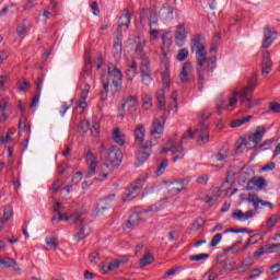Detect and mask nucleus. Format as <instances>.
Segmentation results:
<instances>
[{
  "label": "nucleus",
  "instance_id": "obj_1",
  "mask_svg": "<svg viewBox=\"0 0 280 280\" xmlns=\"http://www.w3.org/2000/svg\"><path fill=\"white\" fill-rule=\"evenodd\" d=\"M205 45H207V39L202 34L195 35L190 39V51L195 54L197 61L199 91H202V86H205V72L207 71V68H205V65H207V47Z\"/></svg>",
  "mask_w": 280,
  "mask_h": 280
},
{
  "label": "nucleus",
  "instance_id": "obj_2",
  "mask_svg": "<svg viewBox=\"0 0 280 280\" xmlns=\"http://www.w3.org/2000/svg\"><path fill=\"white\" fill-rule=\"evenodd\" d=\"M102 82L103 91L101 92V100L102 102H106L108 100V86H110V82L114 86V93H119V91H121V84H124V74L117 66H115L114 63H108L107 75L102 77Z\"/></svg>",
  "mask_w": 280,
  "mask_h": 280
},
{
  "label": "nucleus",
  "instance_id": "obj_3",
  "mask_svg": "<svg viewBox=\"0 0 280 280\" xmlns=\"http://www.w3.org/2000/svg\"><path fill=\"white\" fill-rule=\"evenodd\" d=\"M136 43V48H135V54L138 56L140 60V73L142 78V84L145 86H150L152 84V69L150 68V58L145 55V45L147 40L145 38L137 37L135 39Z\"/></svg>",
  "mask_w": 280,
  "mask_h": 280
},
{
  "label": "nucleus",
  "instance_id": "obj_4",
  "mask_svg": "<svg viewBox=\"0 0 280 280\" xmlns=\"http://www.w3.org/2000/svg\"><path fill=\"white\" fill-rule=\"evenodd\" d=\"M257 86V74H254L246 86L241 90L240 102L243 108H255L259 106V100L253 98V93H255V88Z\"/></svg>",
  "mask_w": 280,
  "mask_h": 280
},
{
  "label": "nucleus",
  "instance_id": "obj_5",
  "mask_svg": "<svg viewBox=\"0 0 280 280\" xmlns=\"http://www.w3.org/2000/svg\"><path fill=\"white\" fill-rule=\"evenodd\" d=\"M152 154V140H147L139 149L137 153L136 167H141L142 163H145L150 155Z\"/></svg>",
  "mask_w": 280,
  "mask_h": 280
},
{
  "label": "nucleus",
  "instance_id": "obj_6",
  "mask_svg": "<svg viewBox=\"0 0 280 280\" xmlns=\"http://www.w3.org/2000/svg\"><path fill=\"white\" fill-rule=\"evenodd\" d=\"M107 161L113 165V167H119V165H121V161H124V153L121 152V149L116 145L109 147Z\"/></svg>",
  "mask_w": 280,
  "mask_h": 280
},
{
  "label": "nucleus",
  "instance_id": "obj_7",
  "mask_svg": "<svg viewBox=\"0 0 280 280\" xmlns=\"http://www.w3.org/2000/svg\"><path fill=\"white\" fill-rule=\"evenodd\" d=\"M85 161L89 163L85 178H91L92 176H95V172L97 171V158H95V154H93L89 148H85Z\"/></svg>",
  "mask_w": 280,
  "mask_h": 280
},
{
  "label": "nucleus",
  "instance_id": "obj_8",
  "mask_svg": "<svg viewBox=\"0 0 280 280\" xmlns=\"http://www.w3.org/2000/svg\"><path fill=\"white\" fill-rule=\"evenodd\" d=\"M166 121L167 115L165 114H162L160 118L154 119L152 122L151 137H155V135H163Z\"/></svg>",
  "mask_w": 280,
  "mask_h": 280
},
{
  "label": "nucleus",
  "instance_id": "obj_9",
  "mask_svg": "<svg viewBox=\"0 0 280 280\" xmlns=\"http://www.w3.org/2000/svg\"><path fill=\"white\" fill-rule=\"evenodd\" d=\"M81 100L79 101V108H86V98L91 93V85L86 82V78L80 80Z\"/></svg>",
  "mask_w": 280,
  "mask_h": 280
},
{
  "label": "nucleus",
  "instance_id": "obj_10",
  "mask_svg": "<svg viewBox=\"0 0 280 280\" xmlns=\"http://www.w3.org/2000/svg\"><path fill=\"white\" fill-rule=\"evenodd\" d=\"M277 34L278 33L275 30L270 28L268 25L265 26L262 40L264 49H268V47H270V45H272L275 40H277Z\"/></svg>",
  "mask_w": 280,
  "mask_h": 280
},
{
  "label": "nucleus",
  "instance_id": "obj_11",
  "mask_svg": "<svg viewBox=\"0 0 280 280\" xmlns=\"http://www.w3.org/2000/svg\"><path fill=\"white\" fill-rule=\"evenodd\" d=\"M231 218L235 222H246V220L255 218V210H248L247 212H244L241 209H236L232 212Z\"/></svg>",
  "mask_w": 280,
  "mask_h": 280
},
{
  "label": "nucleus",
  "instance_id": "obj_12",
  "mask_svg": "<svg viewBox=\"0 0 280 280\" xmlns=\"http://www.w3.org/2000/svg\"><path fill=\"white\" fill-rule=\"evenodd\" d=\"M257 187L258 189H265V187H268V183L266 182V178L262 176L257 177L254 176L252 179L247 182L246 191H253Z\"/></svg>",
  "mask_w": 280,
  "mask_h": 280
},
{
  "label": "nucleus",
  "instance_id": "obj_13",
  "mask_svg": "<svg viewBox=\"0 0 280 280\" xmlns=\"http://www.w3.org/2000/svg\"><path fill=\"white\" fill-rule=\"evenodd\" d=\"M247 202L252 203L254 206V209L257 211L259 209V205L261 207H269V209H275V205L270 201H264L259 198V196L255 194H248Z\"/></svg>",
  "mask_w": 280,
  "mask_h": 280
},
{
  "label": "nucleus",
  "instance_id": "obj_14",
  "mask_svg": "<svg viewBox=\"0 0 280 280\" xmlns=\"http://www.w3.org/2000/svg\"><path fill=\"white\" fill-rule=\"evenodd\" d=\"M217 264L222 265L219 269V275L221 276H229L235 270V262L231 259H225L222 261L220 258H218Z\"/></svg>",
  "mask_w": 280,
  "mask_h": 280
},
{
  "label": "nucleus",
  "instance_id": "obj_15",
  "mask_svg": "<svg viewBox=\"0 0 280 280\" xmlns=\"http://www.w3.org/2000/svg\"><path fill=\"white\" fill-rule=\"evenodd\" d=\"M130 21H132L130 10L124 9L118 20V27L126 32V30H129L130 27Z\"/></svg>",
  "mask_w": 280,
  "mask_h": 280
},
{
  "label": "nucleus",
  "instance_id": "obj_16",
  "mask_svg": "<svg viewBox=\"0 0 280 280\" xmlns=\"http://www.w3.org/2000/svg\"><path fill=\"white\" fill-rule=\"evenodd\" d=\"M187 40V30L185 24L177 25V31L175 32V43L178 47H183Z\"/></svg>",
  "mask_w": 280,
  "mask_h": 280
},
{
  "label": "nucleus",
  "instance_id": "obj_17",
  "mask_svg": "<svg viewBox=\"0 0 280 280\" xmlns=\"http://www.w3.org/2000/svg\"><path fill=\"white\" fill-rule=\"evenodd\" d=\"M272 58L270 57V52L266 51L262 54V61H261V73L268 75L272 71Z\"/></svg>",
  "mask_w": 280,
  "mask_h": 280
},
{
  "label": "nucleus",
  "instance_id": "obj_18",
  "mask_svg": "<svg viewBox=\"0 0 280 280\" xmlns=\"http://www.w3.org/2000/svg\"><path fill=\"white\" fill-rule=\"evenodd\" d=\"M209 126L200 122L199 138L197 139V143L199 145H205V143H209Z\"/></svg>",
  "mask_w": 280,
  "mask_h": 280
},
{
  "label": "nucleus",
  "instance_id": "obj_19",
  "mask_svg": "<svg viewBox=\"0 0 280 280\" xmlns=\"http://www.w3.org/2000/svg\"><path fill=\"white\" fill-rule=\"evenodd\" d=\"M25 121H27V119L25 117H22L20 119V122L18 126L19 130H21L22 132H26L28 135L25 140L26 143L24 144V147L22 149L23 152H25V150H27V143H30V135H32V126L27 125V122H25Z\"/></svg>",
  "mask_w": 280,
  "mask_h": 280
},
{
  "label": "nucleus",
  "instance_id": "obj_20",
  "mask_svg": "<svg viewBox=\"0 0 280 280\" xmlns=\"http://www.w3.org/2000/svg\"><path fill=\"white\" fill-rule=\"evenodd\" d=\"M172 188L170 189V192L173 196H176L177 194H180L183 189H185V185H189V179H177L175 182L171 183Z\"/></svg>",
  "mask_w": 280,
  "mask_h": 280
},
{
  "label": "nucleus",
  "instance_id": "obj_21",
  "mask_svg": "<svg viewBox=\"0 0 280 280\" xmlns=\"http://www.w3.org/2000/svg\"><path fill=\"white\" fill-rule=\"evenodd\" d=\"M264 135H266V127L258 126L255 132L248 136V140L257 145V143L264 139Z\"/></svg>",
  "mask_w": 280,
  "mask_h": 280
},
{
  "label": "nucleus",
  "instance_id": "obj_22",
  "mask_svg": "<svg viewBox=\"0 0 280 280\" xmlns=\"http://www.w3.org/2000/svg\"><path fill=\"white\" fill-rule=\"evenodd\" d=\"M156 102H158V108L162 113V115H166L167 113V103L165 102V92L163 90H159L156 92Z\"/></svg>",
  "mask_w": 280,
  "mask_h": 280
},
{
  "label": "nucleus",
  "instance_id": "obj_23",
  "mask_svg": "<svg viewBox=\"0 0 280 280\" xmlns=\"http://www.w3.org/2000/svg\"><path fill=\"white\" fill-rule=\"evenodd\" d=\"M170 151L175 156L173 158L174 163L178 161V159H185V149L183 148V141H179V144H175L171 147Z\"/></svg>",
  "mask_w": 280,
  "mask_h": 280
},
{
  "label": "nucleus",
  "instance_id": "obj_24",
  "mask_svg": "<svg viewBox=\"0 0 280 280\" xmlns=\"http://www.w3.org/2000/svg\"><path fill=\"white\" fill-rule=\"evenodd\" d=\"M108 200H115V194L108 195L104 199L100 201L96 206L97 213H104V211H107V209H110V202Z\"/></svg>",
  "mask_w": 280,
  "mask_h": 280
},
{
  "label": "nucleus",
  "instance_id": "obj_25",
  "mask_svg": "<svg viewBox=\"0 0 280 280\" xmlns=\"http://www.w3.org/2000/svg\"><path fill=\"white\" fill-rule=\"evenodd\" d=\"M160 19L162 21H172L174 19V7L166 4L160 10Z\"/></svg>",
  "mask_w": 280,
  "mask_h": 280
},
{
  "label": "nucleus",
  "instance_id": "obj_26",
  "mask_svg": "<svg viewBox=\"0 0 280 280\" xmlns=\"http://www.w3.org/2000/svg\"><path fill=\"white\" fill-rule=\"evenodd\" d=\"M191 73V61H186L183 67L182 71L179 73V80L183 83L189 82V74Z\"/></svg>",
  "mask_w": 280,
  "mask_h": 280
},
{
  "label": "nucleus",
  "instance_id": "obj_27",
  "mask_svg": "<svg viewBox=\"0 0 280 280\" xmlns=\"http://www.w3.org/2000/svg\"><path fill=\"white\" fill-rule=\"evenodd\" d=\"M140 222H141V213L135 212L126 221L125 226L126 229H135V226H139Z\"/></svg>",
  "mask_w": 280,
  "mask_h": 280
},
{
  "label": "nucleus",
  "instance_id": "obj_28",
  "mask_svg": "<svg viewBox=\"0 0 280 280\" xmlns=\"http://www.w3.org/2000/svg\"><path fill=\"white\" fill-rule=\"evenodd\" d=\"M148 178H150V175L148 173L141 174L135 180V183L131 184V187H133V189H137L138 191H141V189H143V186L145 185Z\"/></svg>",
  "mask_w": 280,
  "mask_h": 280
},
{
  "label": "nucleus",
  "instance_id": "obj_29",
  "mask_svg": "<svg viewBox=\"0 0 280 280\" xmlns=\"http://www.w3.org/2000/svg\"><path fill=\"white\" fill-rule=\"evenodd\" d=\"M135 139L136 143H143L145 141V126L143 125H138L135 129Z\"/></svg>",
  "mask_w": 280,
  "mask_h": 280
},
{
  "label": "nucleus",
  "instance_id": "obj_30",
  "mask_svg": "<svg viewBox=\"0 0 280 280\" xmlns=\"http://www.w3.org/2000/svg\"><path fill=\"white\" fill-rule=\"evenodd\" d=\"M84 212L77 210L74 211L72 214H70L71 218V222L75 225V226H82V224H84Z\"/></svg>",
  "mask_w": 280,
  "mask_h": 280
},
{
  "label": "nucleus",
  "instance_id": "obj_31",
  "mask_svg": "<svg viewBox=\"0 0 280 280\" xmlns=\"http://www.w3.org/2000/svg\"><path fill=\"white\" fill-rule=\"evenodd\" d=\"M138 191L139 190L135 189L133 186L127 188L124 192L122 202H130V200H135V197L137 196Z\"/></svg>",
  "mask_w": 280,
  "mask_h": 280
},
{
  "label": "nucleus",
  "instance_id": "obj_32",
  "mask_svg": "<svg viewBox=\"0 0 280 280\" xmlns=\"http://www.w3.org/2000/svg\"><path fill=\"white\" fill-rule=\"evenodd\" d=\"M172 47V38L167 35H162V55L164 58L170 54V48Z\"/></svg>",
  "mask_w": 280,
  "mask_h": 280
},
{
  "label": "nucleus",
  "instance_id": "obj_33",
  "mask_svg": "<svg viewBox=\"0 0 280 280\" xmlns=\"http://www.w3.org/2000/svg\"><path fill=\"white\" fill-rule=\"evenodd\" d=\"M127 80L132 82L137 78V61H132L126 71Z\"/></svg>",
  "mask_w": 280,
  "mask_h": 280
},
{
  "label": "nucleus",
  "instance_id": "obj_34",
  "mask_svg": "<svg viewBox=\"0 0 280 280\" xmlns=\"http://www.w3.org/2000/svg\"><path fill=\"white\" fill-rule=\"evenodd\" d=\"M12 215H13L12 207L5 206L3 210V219L0 218V229L4 226L5 222H8L10 218H12Z\"/></svg>",
  "mask_w": 280,
  "mask_h": 280
},
{
  "label": "nucleus",
  "instance_id": "obj_35",
  "mask_svg": "<svg viewBox=\"0 0 280 280\" xmlns=\"http://www.w3.org/2000/svg\"><path fill=\"white\" fill-rule=\"evenodd\" d=\"M253 116L248 115L243 118L234 119L231 122V128H240V126H244V124H247V121L252 120Z\"/></svg>",
  "mask_w": 280,
  "mask_h": 280
},
{
  "label": "nucleus",
  "instance_id": "obj_36",
  "mask_svg": "<svg viewBox=\"0 0 280 280\" xmlns=\"http://www.w3.org/2000/svg\"><path fill=\"white\" fill-rule=\"evenodd\" d=\"M91 234V230H86V225H81V229L75 234L77 242H82V240H85L88 235Z\"/></svg>",
  "mask_w": 280,
  "mask_h": 280
},
{
  "label": "nucleus",
  "instance_id": "obj_37",
  "mask_svg": "<svg viewBox=\"0 0 280 280\" xmlns=\"http://www.w3.org/2000/svg\"><path fill=\"white\" fill-rule=\"evenodd\" d=\"M229 144H223L221 149L219 150V153L217 154V161H224V159L229 158Z\"/></svg>",
  "mask_w": 280,
  "mask_h": 280
},
{
  "label": "nucleus",
  "instance_id": "obj_38",
  "mask_svg": "<svg viewBox=\"0 0 280 280\" xmlns=\"http://www.w3.org/2000/svg\"><path fill=\"white\" fill-rule=\"evenodd\" d=\"M125 102H126V104H129L130 113H135V110H137V104H139V97L129 96Z\"/></svg>",
  "mask_w": 280,
  "mask_h": 280
},
{
  "label": "nucleus",
  "instance_id": "obj_39",
  "mask_svg": "<svg viewBox=\"0 0 280 280\" xmlns=\"http://www.w3.org/2000/svg\"><path fill=\"white\" fill-rule=\"evenodd\" d=\"M0 266H2L3 268H13V266H16V260L10 257H0Z\"/></svg>",
  "mask_w": 280,
  "mask_h": 280
},
{
  "label": "nucleus",
  "instance_id": "obj_40",
  "mask_svg": "<svg viewBox=\"0 0 280 280\" xmlns=\"http://www.w3.org/2000/svg\"><path fill=\"white\" fill-rule=\"evenodd\" d=\"M45 242H46V245L49 246V248H51L52 250L58 249V246H60L58 238L55 236L46 237Z\"/></svg>",
  "mask_w": 280,
  "mask_h": 280
},
{
  "label": "nucleus",
  "instance_id": "obj_41",
  "mask_svg": "<svg viewBox=\"0 0 280 280\" xmlns=\"http://www.w3.org/2000/svg\"><path fill=\"white\" fill-rule=\"evenodd\" d=\"M113 140L115 141V143H117L118 145H124L126 143V140L124 139V136L121 135V131L119 129H116L113 132Z\"/></svg>",
  "mask_w": 280,
  "mask_h": 280
},
{
  "label": "nucleus",
  "instance_id": "obj_42",
  "mask_svg": "<svg viewBox=\"0 0 280 280\" xmlns=\"http://www.w3.org/2000/svg\"><path fill=\"white\" fill-rule=\"evenodd\" d=\"M207 275L209 280H215L218 277H220V268L218 266H212L208 270Z\"/></svg>",
  "mask_w": 280,
  "mask_h": 280
},
{
  "label": "nucleus",
  "instance_id": "obj_43",
  "mask_svg": "<svg viewBox=\"0 0 280 280\" xmlns=\"http://www.w3.org/2000/svg\"><path fill=\"white\" fill-rule=\"evenodd\" d=\"M162 82H163V85L165 86V89H170L171 79H170V66L168 65H165V71L162 74Z\"/></svg>",
  "mask_w": 280,
  "mask_h": 280
},
{
  "label": "nucleus",
  "instance_id": "obj_44",
  "mask_svg": "<svg viewBox=\"0 0 280 280\" xmlns=\"http://www.w3.org/2000/svg\"><path fill=\"white\" fill-rule=\"evenodd\" d=\"M188 57H189V50L187 48H182L177 52L176 60L178 62H184V60H187Z\"/></svg>",
  "mask_w": 280,
  "mask_h": 280
},
{
  "label": "nucleus",
  "instance_id": "obj_45",
  "mask_svg": "<svg viewBox=\"0 0 280 280\" xmlns=\"http://www.w3.org/2000/svg\"><path fill=\"white\" fill-rule=\"evenodd\" d=\"M142 107L144 110H150V108L152 107V95L145 94L142 97Z\"/></svg>",
  "mask_w": 280,
  "mask_h": 280
},
{
  "label": "nucleus",
  "instance_id": "obj_46",
  "mask_svg": "<svg viewBox=\"0 0 280 280\" xmlns=\"http://www.w3.org/2000/svg\"><path fill=\"white\" fill-rule=\"evenodd\" d=\"M215 62H218V58L215 55L210 57L207 61V67H208V73H213L215 71Z\"/></svg>",
  "mask_w": 280,
  "mask_h": 280
},
{
  "label": "nucleus",
  "instance_id": "obj_47",
  "mask_svg": "<svg viewBox=\"0 0 280 280\" xmlns=\"http://www.w3.org/2000/svg\"><path fill=\"white\" fill-rule=\"evenodd\" d=\"M171 100L172 102L170 103L168 113H172V110H174L172 106H174L175 108H178V104L176 103L178 101V92L176 91L172 92Z\"/></svg>",
  "mask_w": 280,
  "mask_h": 280
},
{
  "label": "nucleus",
  "instance_id": "obj_48",
  "mask_svg": "<svg viewBox=\"0 0 280 280\" xmlns=\"http://www.w3.org/2000/svg\"><path fill=\"white\" fill-rule=\"evenodd\" d=\"M167 165H170V162L167 161V159H164L161 164L158 166V170L155 171V175L156 176H162L163 173L165 172V168L167 167Z\"/></svg>",
  "mask_w": 280,
  "mask_h": 280
},
{
  "label": "nucleus",
  "instance_id": "obj_49",
  "mask_svg": "<svg viewBox=\"0 0 280 280\" xmlns=\"http://www.w3.org/2000/svg\"><path fill=\"white\" fill-rule=\"evenodd\" d=\"M154 261V256L151 253L145 254L143 258L140 259V266H150Z\"/></svg>",
  "mask_w": 280,
  "mask_h": 280
},
{
  "label": "nucleus",
  "instance_id": "obj_50",
  "mask_svg": "<svg viewBox=\"0 0 280 280\" xmlns=\"http://www.w3.org/2000/svg\"><path fill=\"white\" fill-rule=\"evenodd\" d=\"M142 16H149V21H154V19H158L156 11L152 9H142Z\"/></svg>",
  "mask_w": 280,
  "mask_h": 280
},
{
  "label": "nucleus",
  "instance_id": "obj_51",
  "mask_svg": "<svg viewBox=\"0 0 280 280\" xmlns=\"http://www.w3.org/2000/svg\"><path fill=\"white\" fill-rule=\"evenodd\" d=\"M43 82H45V73H40L35 81V86L39 93L43 92Z\"/></svg>",
  "mask_w": 280,
  "mask_h": 280
},
{
  "label": "nucleus",
  "instance_id": "obj_52",
  "mask_svg": "<svg viewBox=\"0 0 280 280\" xmlns=\"http://www.w3.org/2000/svg\"><path fill=\"white\" fill-rule=\"evenodd\" d=\"M91 52L89 50H85L84 58H85V71L89 73L91 69H93L91 63Z\"/></svg>",
  "mask_w": 280,
  "mask_h": 280
},
{
  "label": "nucleus",
  "instance_id": "obj_53",
  "mask_svg": "<svg viewBox=\"0 0 280 280\" xmlns=\"http://www.w3.org/2000/svg\"><path fill=\"white\" fill-rule=\"evenodd\" d=\"M224 233H253V230H248L246 228H243V229L231 228V229H226Z\"/></svg>",
  "mask_w": 280,
  "mask_h": 280
},
{
  "label": "nucleus",
  "instance_id": "obj_54",
  "mask_svg": "<svg viewBox=\"0 0 280 280\" xmlns=\"http://www.w3.org/2000/svg\"><path fill=\"white\" fill-rule=\"evenodd\" d=\"M205 222H207L203 218L199 217L194 223L192 226L196 231H200L202 226H205Z\"/></svg>",
  "mask_w": 280,
  "mask_h": 280
},
{
  "label": "nucleus",
  "instance_id": "obj_55",
  "mask_svg": "<svg viewBox=\"0 0 280 280\" xmlns=\"http://www.w3.org/2000/svg\"><path fill=\"white\" fill-rule=\"evenodd\" d=\"M190 261H202V259H209V254H197L189 257Z\"/></svg>",
  "mask_w": 280,
  "mask_h": 280
},
{
  "label": "nucleus",
  "instance_id": "obj_56",
  "mask_svg": "<svg viewBox=\"0 0 280 280\" xmlns=\"http://www.w3.org/2000/svg\"><path fill=\"white\" fill-rule=\"evenodd\" d=\"M269 110L275 114L280 113V103L278 102H271L269 103Z\"/></svg>",
  "mask_w": 280,
  "mask_h": 280
},
{
  "label": "nucleus",
  "instance_id": "obj_57",
  "mask_svg": "<svg viewBox=\"0 0 280 280\" xmlns=\"http://www.w3.org/2000/svg\"><path fill=\"white\" fill-rule=\"evenodd\" d=\"M220 242H222V234H215L210 242V247L218 246Z\"/></svg>",
  "mask_w": 280,
  "mask_h": 280
},
{
  "label": "nucleus",
  "instance_id": "obj_58",
  "mask_svg": "<svg viewBox=\"0 0 280 280\" xmlns=\"http://www.w3.org/2000/svg\"><path fill=\"white\" fill-rule=\"evenodd\" d=\"M241 93L242 92H240V91H234L233 96L230 98V102H229L228 106H235V104H237V95H238V98H240Z\"/></svg>",
  "mask_w": 280,
  "mask_h": 280
},
{
  "label": "nucleus",
  "instance_id": "obj_59",
  "mask_svg": "<svg viewBox=\"0 0 280 280\" xmlns=\"http://www.w3.org/2000/svg\"><path fill=\"white\" fill-rule=\"evenodd\" d=\"M196 137V132L192 131L191 129H188L184 136L182 137L180 141L182 143L185 141V139H194Z\"/></svg>",
  "mask_w": 280,
  "mask_h": 280
},
{
  "label": "nucleus",
  "instance_id": "obj_60",
  "mask_svg": "<svg viewBox=\"0 0 280 280\" xmlns=\"http://www.w3.org/2000/svg\"><path fill=\"white\" fill-rule=\"evenodd\" d=\"M121 266V260L115 259L112 262L108 264V270H117Z\"/></svg>",
  "mask_w": 280,
  "mask_h": 280
},
{
  "label": "nucleus",
  "instance_id": "obj_61",
  "mask_svg": "<svg viewBox=\"0 0 280 280\" xmlns=\"http://www.w3.org/2000/svg\"><path fill=\"white\" fill-rule=\"evenodd\" d=\"M275 167H277V163L270 162L269 164H266L265 166H262L260 168V172H272V170H275Z\"/></svg>",
  "mask_w": 280,
  "mask_h": 280
},
{
  "label": "nucleus",
  "instance_id": "obj_62",
  "mask_svg": "<svg viewBox=\"0 0 280 280\" xmlns=\"http://www.w3.org/2000/svg\"><path fill=\"white\" fill-rule=\"evenodd\" d=\"M90 8H91V10H92L94 16H100V4H97L96 1L92 2V3L90 4Z\"/></svg>",
  "mask_w": 280,
  "mask_h": 280
},
{
  "label": "nucleus",
  "instance_id": "obj_63",
  "mask_svg": "<svg viewBox=\"0 0 280 280\" xmlns=\"http://www.w3.org/2000/svg\"><path fill=\"white\" fill-rule=\"evenodd\" d=\"M262 272L264 270H261V268H255L249 272V279H255L259 277V275H261Z\"/></svg>",
  "mask_w": 280,
  "mask_h": 280
},
{
  "label": "nucleus",
  "instance_id": "obj_64",
  "mask_svg": "<svg viewBox=\"0 0 280 280\" xmlns=\"http://www.w3.org/2000/svg\"><path fill=\"white\" fill-rule=\"evenodd\" d=\"M80 180H82V172H77L73 176H72V183L74 185H78V183H80Z\"/></svg>",
  "mask_w": 280,
  "mask_h": 280
}]
</instances>
